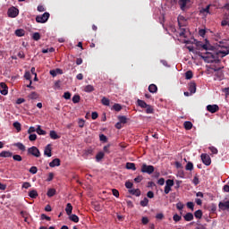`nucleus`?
Segmentation results:
<instances>
[{"mask_svg": "<svg viewBox=\"0 0 229 229\" xmlns=\"http://www.w3.org/2000/svg\"><path fill=\"white\" fill-rule=\"evenodd\" d=\"M225 50H219L216 54H213L212 52H206L203 55V53L201 52H195L196 55L200 56L202 60L205 62H208V64H213V62H216V58L220 56L221 58H225V56H227L229 55V45L227 47H224Z\"/></svg>", "mask_w": 229, "mask_h": 229, "instance_id": "f257e3e1", "label": "nucleus"}, {"mask_svg": "<svg viewBox=\"0 0 229 229\" xmlns=\"http://www.w3.org/2000/svg\"><path fill=\"white\" fill-rule=\"evenodd\" d=\"M51 14L49 13H44L42 15L36 16V22L39 24H46L49 21Z\"/></svg>", "mask_w": 229, "mask_h": 229, "instance_id": "f03ea898", "label": "nucleus"}, {"mask_svg": "<svg viewBox=\"0 0 229 229\" xmlns=\"http://www.w3.org/2000/svg\"><path fill=\"white\" fill-rule=\"evenodd\" d=\"M141 173H145L147 174H153L155 173V166L151 165H146V163L141 165Z\"/></svg>", "mask_w": 229, "mask_h": 229, "instance_id": "7ed1b4c3", "label": "nucleus"}, {"mask_svg": "<svg viewBox=\"0 0 229 229\" xmlns=\"http://www.w3.org/2000/svg\"><path fill=\"white\" fill-rule=\"evenodd\" d=\"M215 80H217L218 81H221L225 80V72H223V70L221 68H215Z\"/></svg>", "mask_w": 229, "mask_h": 229, "instance_id": "20e7f679", "label": "nucleus"}, {"mask_svg": "<svg viewBox=\"0 0 229 229\" xmlns=\"http://www.w3.org/2000/svg\"><path fill=\"white\" fill-rule=\"evenodd\" d=\"M195 45L198 49H204L205 51H211L214 49V47H211L208 44H203L201 41H197Z\"/></svg>", "mask_w": 229, "mask_h": 229, "instance_id": "39448f33", "label": "nucleus"}, {"mask_svg": "<svg viewBox=\"0 0 229 229\" xmlns=\"http://www.w3.org/2000/svg\"><path fill=\"white\" fill-rule=\"evenodd\" d=\"M200 158L202 164H204L205 165H210V164H212V159L210 158V156H208V154H201Z\"/></svg>", "mask_w": 229, "mask_h": 229, "instance_id": "423d86ee", "label": "nucleus"}, {"mask_svg": "<svg viewBox=\"0 0 229 229\" xmlns=\"http://www.w3.org/2000/svg\"><path fill=\"white\" fill-rule=\"evenodd\" d=\"M29 155H32L33 157H36L38 158L40 157V150L38 149L37 147H31L28 148Z\"/></svg>", "mask_w": 229, "mask_h": 229, "instance_id": "0eeeda50", "label": "nucleus"}, {"mask_svg": "<svg viewBox=\"0 0 229 229\" xmlns=\"http://www.w3.org/2000/svg\"><path fill=\"white\" fill-rule=\"evenodd\" d=\"M8 16L12 17L13 19L17 17V15H19V9H17L16 7H11L8 9Z\"/></svg>", "mask_w": 229, "mask_h": 229, "instance_id": "6e6552de", "label": "nucleus"}, {"mask_svg": "<svg viewBox=\"0 0 229 229\" xmlns=\"http://www.w3.org/2000/svg\"><path fill=\"white\" fill-rule=\"evenodd\" d=\"M208 112L210 114H216V112H219V106L217 105H208L207 106Z\"/></svg>", "mask_w": 229, "mask_h": 229, "instance_id": "1a4fd4ad", "label": "nucleus"}, {"mask_svg": "<svg viewBox=\"0 0 229 229\" xmlns=\"http://www.w3.org/2000/svg\"><path fill=\"white\" fill-rule=\"evenodd\" d=\"M0 93L2 94V96H6L8 94V86H6V83H0Z\"/></svg>", "mask_w": 229, "mask_h": 229, "instance_id": "9d476101", "label": "nucleus"}, {"mask_svg": "<svg viewBox=\"0 0 229 229\" xmlns=\"http://www.w3.org/2000/svg\"><path fill=\"white\" fill-rule=\"evenodd\" d=\"M52 148H51V144H48L45 147V149H44V155L46 157H51L53 156L52 154Z\"/></svg>", "mask_w": 229, "mask_h": 229, "instance_id": "9b49d317", "label": "nucleus"}, {"mask_svg": "<svg viewBox=\"0 0 229 229\" xmlns=\"http://www.w3.org/2000/svg\"><path fill=\"white\" fill-rule=\"evenodd\" d=\"M187 3H191V0H179L178 4L181 8V10H185L187 8Z\"/></svg>", "mask_w": 229, "mask_h": 229, "instance_id": "f8f14e48", "label": "nucleus"}, {"mask_svg": "<svg viewBox=\"0 0 229 229\" xmlns=\"http://www.w3.org/2000/svg\"><path fill=\"white\" fill-rule=\"evenodd\" d=\"M218 207L221 208V210H229V200L225 202H220Z\"/></svg>", "mask_w": 229, "mask_h": 229, "instance_id": "ddd939ff", "label": "nucleus"}, {"mask_svg": "<svg viewBox=\"0 0 229 229\" xmlns=\"http://www.w3.org/2000/svg\"><path fill=\"white\" fill-rule=\"evenodd\" d=\"M61 164L60 158H55L53 161L49 163L50 167H59Z\"/></svg>", "mask_w": 229, "mask_h": 229, "instance_id": "4468645a", "label": "nucleus"}, {"mask_svg": "<svg viewBox=\"0 0 229 229\" xmlns=\"http://www.w3.org/2000/svg\"><path fill=\"white\" fill-rule=\"evenodd\" d=\"M50 74L53 76V78H55L57 74H64V71L60 68H57L55 70H51Z\"/></svg>", "mask_w": 229, "mask_h": 229, "instance_id": "2eb2a0df", "label": "nucleus"}, {"mask_svg": "<svg viewBox=\"0 0 229 229\" xmlns=\"http://www.w3.org/2000/svg\"><path fill=\"white\" fill-rule=\"evenodd\" d=\"M13 153L10 151L4 150L0 153V157L2 158H10V157H13Z\"/></svg>", "mask_w": 229, "mask_h": 229, "instance_id": "dca6fc26", "label": "nucleus"}, {"mask_svg": "<svg viewBox=\"0 0 229 229\" xmlns=\"http://www.w3.org/2000/svg\"><path fill=\"white\" fill-rule=\"evenodd\" d=\"M189 91L191 94H196V82L192 81L189 84Z\"/></svg>", "mask_w": 229, "mask_h": 229, "instance_id": "f3484780", "label": "nucleus"}, {"mask_svg": "<svg viewBox=\"0 0 229 229\" xmlns=\"http://www.w3.org/2000/svg\"><path fill=\"white\" fill-rule=\"evenodd\" d=\"M158 88L157 87V85L155 84H150L148 86V92H150L151 94H156V92H157Z\"/></svg>", "mask_w": 229, "mask_h": 229, "instance_id": "a211bd4d", "label": "nucleus"}, {"mask_svg": "<svg viewBox=\"0 0 229 229\" xmlns=\"http://www.w3.org/2000/svg\"><path fill=\"white\" fill-rule=\"evenodd\" d=\"M129 193L131 194L132 196H137L139 198V196H140V189L129 190Z\"/></svg>", "mask_w": 229, "mask_h": 229, "instance_id": "6ab92c4d", "label": "nucleus"}, {"mask_svg": "<svg viewBox=\"0 0 229 229\" xmlns=\"http://www.w3.org/2000/svg\"><path fill=\"white\" fill-rule=\"evenodd\" d=\"M126 169L131 170V171H137V167L135 166V163H126L125 165Z\"/></svg>", "mask_w": 229, "mask_h": 229, "instance_id": "aec40b11", "label": "nucleus"}, {"mask_svg": "<svg viewBox=\"0 0 229 229\" xmlns=\"http://www.w3.org/2000/svg\"><path fill=\"white\" fill-rule=\"evenodd\" d=\"M29 196L30 198H31L32 199H37V198H38V193L37 192L36 190H32L29 192Z\"/></svg>", "mask_w": 229, "mask_h": 229, "instance_id": "412c9836", "label": "nucleus"}, {"mask_svg": "<svg viewBox=\"0 0 229 229\" xmlns=\"http://www.w3.org/2000/svg\"><path fill=\"white\" fill-rule=\"evenodd\" d=\"M50 139L53 140H57V139H60V135H58L55 131H50Z\"/></svg>", "mask_w": 229, "mask_h": 229, "instance_id": "4be33fe9", "label": "nucleus"}, {"mask_svg": "<svg viewBox=\"0 0 229 229\" xmlns=\"http://www.w3.org/2000/svg\"><path fill=\"white\" fill-rule=\"evenodd\" d=\"M55 194H56V190L54 188H50L48 189L47 192V196L48 198H53V196H55Z\"/></svg>", "mask_w": 229, "mask_h": 229, "instance_id": "5701e85b", "label": "nucleus"}, {"mask_svg": "<svg viewBox=\"0 0 229 229\" xmlns=\"http://www.w3.org/2000/svg\"><path fill=\"white\" fill-rule=\"evenodd\" d=\"M65 212L67 216H71L72 214V205L71 203H68L65 208Z\"/></svg>", "mask_w": 229, "mask_h": 229, "instance_id": "b1692460", "label": "nucleus"}, {"mask_svg": "<svg viewBox=\"0 0 229 229\" xmlns=\"http://www.w3.org/2000/svg\"><path fill=\"white\" fill-rule=\"evenodd\" d=\"M25 34H26V31L22 29H18L15 30L16 37H24Z\"/></svg>", "mask_w": 229, "mask_h": 229, "instance_id": "393cba45", "label": "nucleus"}, {"mask_svg": "<svg viewBox=\"0 0 229 229\" xmlns=\"http://www.w3.org/2000/svg\"><path fill=\"white\" fill-rule=\"evenodd\" d=\"M111 110H114L115 112H121L123 110V106L121 104H114Z\"/></svg>", "mask_w": 229, "mask_h": 229, "instance_id": "a878e982", "label": "nucleus"}, {"mask_svg": "<svg viewBox=\"0 0 229 229\" xmlns=\"http://www.w3.org/2000/svg\"><path fill=\"white\" fill-rule=\"evenodd\" d=\"M184 221H192L194 219V215L192 213H187L184 216Z\"/></svg>", "mask_w": 229, "mask_h": 229, "instance_id": "bb28decb", "label": "nucleus"}, {"mask_svg": "<svg viewBox=\"0 0 229 229\" xmlns=\"http://www.w3.org/2000/svg\"><path fill=\"white\" fill-rule=\"evenodd\" d=\"M137 105H138V106H140V108H146V106H148V104L144 100H141V99L137 100Z\"/></svg>", "mask_w": 229, "mask_h": 229, "instance_id": "cd10ccee", "label": "nucleus"}, {"mask_svg": "<svg viewBox=\"0 0 229 229\" xmlns=\"http://www.w3.org/2000/svg\"><path fill=\"white\" fill-rule=\"evenodd\" d=\"M103 158H105V152H98L96 156V160L98 162H101V160H103Z\"/></svg>", "mask_w": 229, "mask_h": 229, "instance_id": "c85d7f7f", "label": "nucleus"}, {"mask_svg": "<svg viewBox=\"0 0 229 229\" xmlns=\"http://www.w3.org/2000/svg\"><path fill=\"white\" fill-rule=\"evenodd\" d=\"M101 103L104 106H110V99L106 98V97L102 98Z\"/></svg>", "mask_w": 229, "mask_h": 229, "instance_id": "c756f323", "label": "nucleus"}, {"mask_svg": "<svg viewBox=\"0 0 229 229\" xmlns=\"http://www.w3.org/2000/svg\"><path fill=\"white\" fill-rule=\"evenodd\" d=\"M118 121L122 124H126V123H128V118H126V116H124V115H119L118 116Z\"/></svg>", "mask_w": 229, "mask_h": 229, "instance_id": "7c9ffc66", "label": "nucleus"}, {"mask_svg": "<svg viewBox=\"0 0 229 229\" xmlns=\"http://www.w3.org/2000/svg\"><path fill=\"white\" fill-rule=\"evenodd\" d=\"M221 26H228L229 27V16L225 15L224 20L221 21Z\"/></svg>", "mask_w": 229, "mask_h": 229, "instance_id": "2f4dec72", "label": "nucleus"}, {"mask_svg": "<svg viewBox=\"0 0 229 229\" xmlns=\"http://www.w3.org/2000/svg\"><path fill=\"white\" fill-rule=\"evenodd\" d=\"M70 221H72L73 223H79L80 222V217L76 215H70L69 216Z\"/></svg>", "mask_w": 229, "mask_h": 229, "instance_id": "473e14b6", "label": "nucleus"}, {"mask_svg": "<svg viewBox=\"0 0 229 229\" xmlns=\"http://www.w3.org/2000/svg\"><path fill=\"white\" fill-rule=\"evenodd\" d=\"M185 130H192V122L186 121L183 123Z\"/></svg>", "mask_w": 229, "mask_h": 229, "instance_id": "72a5a7b5", "label": "nucleus"}, {"mask_svg": "<svg viewBox=\"0 0 229 229\" xmlns=\"http://www.w3.org/2000/svg\"><path fill=\"white\" fill-rule=\"evenodd\" d=\"M92 153H94V149L92 148H89L84 150L83 156L89 157V155H92Z\"/></svg>", "mask_w": 229, "mask_h": 229, "instance_id": "f704fd0d", "label": "nucleus"}, {"mask_svg": "<svg viewBox=\"0 0 229 229\" xmlns=\"http://www.w3.org/2000/svg\"><path fill=\"white\" fill-rule=\"evenodd\" d=\"M194 216L197 219H201V217H203V211L198 209L197 211H195Z\"/></svg>", "mask_w": 229, "mask_h": 229, "instance_id": "c9c22d12", "label": "nucleus"}, {"mask_svg": "<svg viewBox=\"0 0 229 229\" xmlns=\"http://www.w3.org/2000/svg\"><path fill=\"white\" fill-rule=\"evenodd\" d=\"M16 148H18V149H20V151H26V146H24V144L18 142L15 143Z\"/></svg>", "mask_w": 229, "mask_h": 229, "instance_id": "e433bc0d", "label": "nucleus"}, {"mask_svg": "<svg viewBox=\"0 0 229 229\" xmlns=\"http://www.w3.org/2000/svg\"><path fill=\"white\" fill-rule=\"evenodd\" d=\"M36 132L38 135H46V131L42 130V127L40 125H38V128L36 129Z\"/></svg>", "mask_w": 229, "mask_h": 229, "instance_id": "4c0bfd02", "label": "nucleus"}, {"mask_svg": "<svg viewBox=\"0 0 229 229\" xmlns=\"http://www.w3.org/2000/svg\"><path fill=\"white\" fill-rule=\"evenodd\" d=\"M84 92H94V86H92V85L85 86Z\"/></svg>", "mask_w": 229, "mask_h": 229, "instance_id": "58836bf2", "label": "nucleus"}, {"mask_svg": "<svg viewBox=\"0 0 229 229\" xmlns=\"http://www.w3.org/2000/svg\"><path fill=\"white\" fill-rule=\"evenodd\" d=\"M149 203V199L148 198H144L143 200H140V204L141 207H148V204Z\"/></svg>", "mask_w": 229, "mask_h": 229, "instance_id": "ea45409f", "label": "nucleus"}, {"mask_svg": "<svg viewBox=\"0 0 229 229\" xmlns=\"http://www.w3.org/2000/svg\"><path fill=\"white\" fill-rule=\"evenodd\" d=\"M186 171H192L194 169V165L192 162H188L185 166Z\"/></svg>", "mask_w": 229, "mask_h": 229, "instance_id": "a19ab883", "label": "nucleus"}, {"mask_svg": "<svg viewBox=\"0 0 229 229\" xmlns=\"http://www.w3.org/2000/svg\"><path fill=\"white\" fill-rule=\"evenodd\" d=\"M146 114H153L155 112V109H153V106L148 105L146 107Z\"/></svg>", "mask_w": 229, "mask_h": 229, "instance_id": "79ce46f5", "label": "nucleus"}, {"mask_svg": "<svg viewBox=\"0 0 229 229\" xmlns=\"http://www.w3.org/2000/svg\"><path fill=\"white\" fill-rule=\"evenodd\" d=\"M13 128H15V130H17L18 132L21 131V123H19V122H14V123H13Z\"/></svg>", "mask_w": 229, "mask_h": 229, "instance_id": "37998d69", "label": "nucleus"}, {"mask_svg": "<svg viewBox=\"0 0 229 229\" xmlns=\"http://www.w3.org/2000/svg\"><path fill=\"white\" fill-rule=\"evenodd\" d=\"M21 216L24 218L25 223H27L30 214H28L26 211H21Z\"/></svg>", "mask_w": 229, "mask_h": 229, "instance_id": "c03bdc74", "label": "nucleus"}, {"mask_svg": "<svg viewBox=\"0 0 229 229\" xmlns=\"http://www.w3.org/2000/svg\"><path fill=\"white\" fill-rule=\"evenodd\" d=\"M192 76H193L192 71H188V72H185V79L186 80H192Z\"/></svg>", "mask_w": 229, "mask_h": 229, "instance_id": "a18cd8bd", "label": "nucleus"}, {"mask_svg": "<svg viewBox=\"0 0 229 229\" xmlns=\"http://www.w3.org/2000/svg\"><path fill=\"white\" fill-rule=\"evenodd\" d=\"M29 172L31 174H37V173L38 172V168H37V166H31L29 170Z\"/></svg>", "mask_w": 229, "mask_h": 229, "instance_id": "49530a36", "label": "nucleus"}, {"mask_svg": "<svg viewBox=\"0 0 229 229\" xmlns=\"http://www.w3.org/2000/svg\"><path fill=\"white\" fill-rule=\"evenodd\" d=\"M30 99H37L38 98V94L35 91L31 92L29 95Z\"/></svg>", "mask_w": 229, "mask_h": 229, "instance_id": "de8ad7c7", "label": "nucleus"}, {"mask_svg": "<svg viewBox=\"0 0 229 229\" xmlns=\"http://www.w3.org/2000/svg\"><path fill=\"white\" fill-rule=\"evenodd\" d=\"M187 30L183 29V28H180V32H179V37H183L184 38L187 37L185 36Z\"/></svg>", "mask_w": 229, "mask_h": 229, "instance_id": "09e8293b", "label": "nucleus"}, {"mask_svg": "<svg viewBox=\"0 0 229 229\" xmlns=\"http://www.w3.org/2000/svg\"><path fill=\"white\" fill-rule=\"evenodd\" d=\"M200 13H210V5L200 10Z\"/></svg>", "mask_w": 229, "mask_h": 229, "instance_id": "8fccbe9b", "label": "nucleus"}, {"mask_svg": "<svg viewBox=\"0 0 229 229\" xmlns=\"http://www.w3.org/2000/svg\"><path fill=\"white\" fill-rule=\"evenodd\" d=\"M32 38H33V40H36V41L40 40V33L35 32V33L32 35Z\"/></svg>", "mask_w": 229, "mask_h": 229, "instance_id": "3c124183", "label": "nucleus"}, {"mask_svg": "<svg viewBox=\"0 0 229 229\" xmlns=\"http://www.w3.org/2000/svg\"><path fill=\"white\" fill-rule=\"evenodd\" d=\"M165 185L168 186V187H173L174 185V181L172 180V179H168L165 182Z\"/></svg>", "mask_w": 229, "mask_h": 229, "instance_id": "603ef678", "label": "nucleus"}, {"mask_svg": "<svg viewBox=\"0 0 229 229\" xmlns=\"http://www.w3.org/2000/svg\"><path fill=\"white\" fill-rule=\"evenodd\" d=\"M13 160H15L16 162H22V157H21V155H13Z\"/></svg>", "mask_w": 229, "mask_h": 229, "instance_id": "864d4df0", "label": "nucleus"}, {"mask_svg": "<svg viewBox=\"0 0 229 229\" xmlns=\"http://www.w3.org/2000/svg\"><path fill=\"white\" fill-rule=\"evenodd\" d=\"M208 149L211 151L213 155H217V153H219L216 147H209Z\"/></svg>", "mask_w": 229, "mask_h": 229, "instance_id": "5fc2aeb1", "label": "nucleus"}, {"mask_svg": "<svg viewBox=\"0 0 229 229\" xmlns=\"http://www.w3.org/2000/svg\"><path fill=\"white\" fill-rule=\"evenodd\" d=\"M144 180V177L142 175H138L136 178H134V182L136 183H140Z\"/></svg>", "mask_w": 229, "mask_h": 229, "instance_id": "6e6d98bb", "label": "nucleus"}, {"mask_svg": "<svg viewBox=\"0 0 229 229\" xmlns=\"http://www.w3.org/2000/svg\"><path fill=\"white\" fill-rule=\"evenodd\" d=\"M173 219L174 221H175V223H178V221H182V216H179L178 214H175L174 215Z\"/></svg>", "mask_w": 229, "mask_h": 229, "instance_id": "4d7b16f0", "label": "nucleus"}, {"mask_svg": "<svg viewBox=\"0 0 229 229\" xmlns=\"http://www.w3.org/2000/svg\"><path fill=\"white\" fill-rule=\"evenodd\" d=\"M72 103H80V95H74L72 97Z\"/></svg>", "mask_w": 229, "mask_h": 229, "instance_id": "13d9d810", "label": "nucleus"}, {"mask_svg": "<svg viewBox=\"0 0 229 229\" xmlns=\"http://www.w3.org/2000/svg\"><path fill=\"white\" fill-rule=\"evenodd\" d=\"M141 223L142 225H148V223H149V218H148V216H143L141 218Z\"/></svg>", "mask_w": 229, "mask_h": 229, "instance_id": "bf43d9fd", "label": "nucleus"}, {"mask_svg": "<svg viewBox=\"0 0 229 229\" xmlns=\"http://www.w3.org/2000/svg\"><path fill=\"white\" fill-rule=\"evenodd\" d=\"M78 124H79V128H83V126H85V120L80 119L78 121Z\"/></svg>", "mask_w": 229, "mask_h": 229, "instance_id": "052dcab7", "label": "nucleus"}, {"mask_svg": "<svg viewBox=\"0 0 229 229\" xmlns=\"http://www.w3.org/2000/svg\"><path fill=\"white\" fill-rule=\"evenodd\" d=\"M110 144L106 145L104 147V151L107 154V155H110Z\"/></svg>", "mask_w": 229, "mask_h": 229, "instance_id": "680f3d73", "label": "nucleus"}, {"mask_svg": "<svg viewBox=\"0 0 229 229\" xmlns=\"http://www.w3.org/2000/svg\"><path fill=\"white\" fill-rule=\"evenodd\" d=\"M36 139H37V134H30L29 140H30V142L35 141Z\"/></svg>", "mask_w": 229, "mask_h": 229, "instance_id": "e2e57ef3", "label": "nucleus"}, {"mask_svg": "<svg viewBox=\"0 0 229 229\" xmlns=\"http://www.w3.org/2000/svg\"><path fill=\"white\" fill-rule=\"evenodd\" d=\"M125 187H126V189H131L133 187V183L130 181H127L125 182Z\"/></svg>", "mask_w": 229, "mask_h": 229, "instance_id": "0e129e2a", "label": "nucleus"}, {"mask_svg": "<svg viewBox=\"0 0 229 229\" xmlns=\"http://www.w3.org/2000/svg\"><path fill=\"white\" fill-rule=\"evenodd\" d=\"M99 139L101 142H106V140H108V139L105 136V134H100Z\"/></svg>", "mask_w": 229, "mask_h": 229, "instance_id": "69168bd1", "label": "nucleus"}, {"mask_svg": "<svg viewBox=\"0 0 229 229\" xmlns=\"http://www.w3.org/2000/svg\"><path fill=\"white\" fill-rule=\"evenodd\" d=\"M112 192H113V196H114L115 198H119V191L118 190L113 189Z\"/></svg>", "mask_w": 229, "mask_h": 229, "instance_id": "338daca9", "label": "nucleus"}, {"mask_svg": "<svg viewBox=\"0 0 229 229\" xmlns=\"http://www.w3.org/2000/svg\"><path fill=\"white\" fill-rule=\"evenodd\" d=\"M195 229H207V226L201 225V224H197V226Z\"/></svg>", "mask_w": 229, "mask_h": 229, "instance_id": "774afa93", "label": "nucleus"}]
</instances>
